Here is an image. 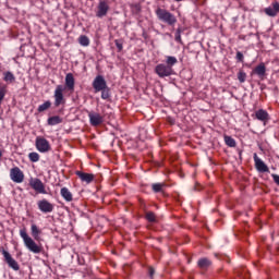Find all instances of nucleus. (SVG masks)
Listing matches in <instances>:
<instances>
[{
    "label": "nucleus",
    "instance_id": "obj_6",
    "mask_svg": "<svg viewBox=\"0 0 279 279\" xmlns=\"http://www.w3.org/2000/svg\"><path fill=\"white\" fill-rule=\"evenodd\" d=\"M35 147L37 151L40 154H47L51 151V144L47 141V138L43 136H37L35 140Z\"/></svg>",
    "mask_w": 279,
    "mask_h": 279
},
{
    "label": "nucleus",
    "instance_id": "obj_3",
    "mask_svg": "<svg viewBox=\"0 0 279 279\" xmlns=\"http://www.w3.org/2000/svg\"><path fill=\"white\" fill-rule=\"evenodd\" d=\"M155 14L158 21H161V23H166V25H169L170 27H175V23H178V17H175L173 13L169 12L166 9L157 8L155 10Z\"/></svg>",
    "mask_w": 279,
    "mask_h": 279
},
{
    "label": "nucleus",
    "instance_id": "obj_13",
    "mask_svg": "<svg viewBox=\"0 0 279 279\" xmlns=\"http://www.w3.org/2000/svg\"><path fill=\"white\" fill-rule=\"evenodd\" d=\"M37 206L41 213H53V204L45 198L39 201Z\"/></svg>",
    "mask_w": 279,
    "mask_h": 279
},
{
    "label": "nucleus",
    "instance_id": "obj_4",
    "mask_svg": "<svg viewBox=\"0 0 279 279\" xmlns=\"http://www.w3.org/2000/svg\"><path fill=\"white\" fill-rule=\"evenodd\" d=\"M28 185L33 191L37 192L39 195H47V189L45 186V183L38 178H31L28 180Z\"/></svg>",
    "mask_w": 279,
    "mask_h": 279
},
{
    "label": "nucleus",
    "instance_id": "obj_21",
    "mask_svg": "<svg viewBox=\"0 0 279 279\" xmlns=\"http://www.w3.org/2000/svg\"><path fill=\"white\" fill-rule=\"evenodd\" d=\"M3 80L7 84H13V82H16V76H14V73L8 71L3 73Z\"/></svg>",
    "mask_w": 279,
    "mask_h": 279
},
{
    "label": "nucleus",
    "instance_id": "obj_8",
    "mask_svg": "<svg viewBox=\"0 0 279 279\" xmlns=\"http://www.w3.org/2000/svg\"><path fill=\"white\" fill-rule=\"evenodd\" d=\"M108 12H110V4L106 0H100L96 9L97 19H104V16H108Z\"/></svg>",
    "mask_w": 279,
    "mask_h": 279
},
{
    "label": "nucleus",
    "instance_id": "obj_37",
    "mask_svg": "<svg viewBox=\"0 0 279 279\" xmlns=\"http://www.w3.org/2000/svg\"><path fill=\"white\" fill-rule=\"evenodd\" d=\"M154 274H156V271L154 270L153 267L149 268V276L150 278H154Z\"/></svg>",
    "mask_w": 279,
    "mask_h": 279
},
{
    "label": "nucleus",
    "instance_id": "obj_17",
    "mask_svg": "<svg viewBox=\"0 0 279 279\" xmlns=\"http://www.w3.org/2000/svg\"><path fill=\"white\" fill-rule=\"evenodd\" d=\"M76 175H77V178H80V180L82 182H85V184H90V182H93V180H95V174H93V173L76 171Z\"/></svg>",
    "mask_w": 279,
    "mask_h": 279
},
{
    "label": "nucleus",
    "instance_id": "obj_12",
    "mask_svg": "<svg viewBox=\"0 0 279 279\" xmlns=\"http://www.w3.org/2000/svg\"><path fill=\"white\" fill-rule=\"evenodd\" d=\"M4 260L7 263V265H9V267H11V269H13L14 271H19L21 269V267L19 266V263L15 262L14 258H12V255H10V253L8 251H2Z\"/></svg>",
    "mask_w": 279,
    "mask_h": 279
},
{
    "label": "nucleus",
    "instance_id": "obj_16",
    "mask_svg": "<svg viewBox=\"0 0 279 279\" xmlns=\"http://www.w3.org/2000/svg\"><path fill=\"white\" fill-rule=\"evenodd\" d=\"M267 16H278L279 14V2H272L270 7L264 10Z\"/></svg>",
    "mask_w": 279,
    "mask_h": 279
},
{
    "label": "nucleus",
    "instance_id": "obj_15",
    "mask_svg": "<svg viewBox=\"0 0 279 279\" xmlns=\"http://www.w3.org/2000/svg\"><path fill=\"white\" fill-rule=\"evenodd\" d=\"M88 117H89V123L94 128H97V125H101V123H104V118L99 113L90 112L88 113Z\"/></svg>",
    "mask_w": 279,
    "mask_h": 279
},
{
    "label": "nucleus",
    "instance_id": "obj_7",
    "mask_svg": "<svg viewBox=\"0 0 279 279\" xmlns=\"http://www.w3.org/2000/svg\"><path fill=\"white\" fill-rule=\"evenodd\" d=\"M155 73L158 77H170V75H173V68L168 66L165 63H159L155 68Z\"/></svg>",
    "mask_w": 279,
    "mask_h": 279
},
{
    "label": "nucleus",
    "instance_id": "obj_19",
    "mask_svg": "<svg viewBox=\"0 0 279 279\" xmlns=\"http://www.w3.org/2000/svg\"><path fill=\"white\" fill-rule=\"evenodd\" d=\"M31 234L34 241H40V234H43V230H40L36 223H33L31 226Z\"/></svg>",
    "mask_w": 279,
    "mask_h": 279
},
{
    "label": "nucleus",
    "instance_id": "obj_14",
    "mask_svg": "<svg viewBox=\"0 0 279 279\" xmlns=\"http://www.w3.org/2000/svg\"><path fill=\"white\" fill-rule=\"evenodd\" d=\"M65 88L70 93H75V76H73V73H68L65 75Z\"/></svg>",
    "mask_w": 279,
    "mask_h": 279
},
{
    "label": "nucleus",
    "instance_id": "obj_1",
    "mask_svg": "<svg viewBox=\"0 0 279 279\" xmlns=\"http://www.w3.org/2000/svg\"><path fill=\"white\" fill-rule=\"evenodd\" d=\"M95 93H101V99H110V88L102 75H97L92 84Z\"/></svg>",
    "mask_w": 279,
    "mask_h": 279
},
{
    "label": "nucleus",
    "instance_id": "obj_30",
    "mask_svg": "<svg viewBox=\"0 0 279 279\" xmlns=\"http://www.w3.org/2000/svg\"><path fill=\"white\" fill-rule=\"evenodd\" d=\"M198 267H201V269H206V267H210V262L208 258H202L198 260Z\"/></svg>",
    "mask_w": 279,
    "mask_h": 279
},
{
    "label": "nucleus",
    "instance_id": "obj_20",
    "mask_svg": "<svg viewBox=\"0 0 279 279\" xmlns=\"http://www.w3.org/2000/svg\"><path fill=\"white\" fill-rule=\"evenodd\" d=\"M61 197L66 202H73V193L68 187H62L60 191Z\"/></svg>",
    "mask_w": 279,
    "mask_h": 279
},
{
    "label": "nucleus",
    "instance_id": "obj_36",
    "mask_svg": "<svg viewBox=\"0 0 279 279\" xmlns=\"http://www.w3.org/2000/svg\"><path fill=\"white\" fill-rule=\"evenodd\" d=\"M271 178H272L275 184H277V186H279V175L278 174H271Z\"/></svg>",
    "mask_w": 279,
    "mask_h": 279
},
{
    "label": "nucleus",
    "instance_id": "obj_5",
    "mask_svg": "<svg viewBox=\"0 0 279 279\" xmlns=\"http://www.w3.org/2000/svg\"><path fill=\"white\" fill-rule=\"evenodd\" d=\"M53 97L56 108H60V106L66 104V98H64V85H57Z\"/></svg>",
    "mask_w": 279,
    "mask_h": 279
},
{
    "label": "nucleus",
    "instance_id": "obj_33",
    "mask_svg": "<svg viewBox=\"0 0 279 279\" xmlns=\"http://www.w3.org/2000/svg\"><path fill=\"white\" fill-rule=\"evenodd\" d=\"M174 39L177 43H182V35L180 29L175 32Z\"/></svg>",
    "mask_w": 279,
    "mask_h": 279
},
{
    "label": "nucleus",
    "instance_id": "obj_22",
    "mask_svg": "<svg viewBox=\"0 0 279 279\" xmlns=\"http://www.w3.org/2000/svg\"><path fill=\"white\" fill-rule=\"evenodd\" d=\"M60 123H62V118H60V116L48 118V125H60Z\"/></svg>",
    "mask_w": 279,
    "mask_h": 279
},
{
    "label": "nucleus",
    "instance_id": "obj_10",
    "mask_svg": "<svg viewBox=\"0 0 279 279\" xmlns=\"http://www.w3.org/2000/svg\"><path fill=\"white\" fill-rule=\"evenodd\" d=\"M253 159L255 162V169L259 173H269V167L265 165V161L258 157V154L254 153Z\"/></svg>",
    "mask_w": 279,
    "mask_h": 279
},
{
    "label": "nucleus",
    "instance_id": "obj_29",
    "mask_svg": "<svg viewBox=\"0 0 279 279\" xmlns=\"http://www.w3.org/2000/svg\"><path fill=\"white\" fill-rule=\"evenodd\" d=\"M28 159L31 160V162H38V160H40V155L36 151L29 153Z\"/></svg>",
    "mask_w": 279,
    "mask_h": 279
},
{
    "label": "nucleus",
    "instance_id": "obj_24",
    "mask_svg": "<svg viewBox=\"0 0 279 279\" xmlns=\"http://www.w3.org/2000/svg\"><path fill=\"white\" fill-rule=\"evenodd\" d=\"M8 94V86L0 82V104L5 99V95Z\"/></svg>",
    "mask_w": 279,
    "mask_h": 279
},
{
    "label": "nucleus",
    "instance_id": "obj_31",
    "mask_svg": "<svg viewBox=\"0 0 279 279\" xmlns=\"http://www.w3.org/2000/svg\"><path fill=\"white\" fill-rule=\"evenodd\" d=\"M238 80L240 84H244V82L247 80V73H245L244 71H240L238 73Z\"/></svg>",
    "mask_w": 279,
    "mask_h": 279
},
{
    "label": "nucleus",
    "instance_id": "obj_18",
    "mask_svg": "<svg viewBox=\"0 0 279 279\" xmlns=\"http://www.w3.org/2000/svg\"><path fill=\"white\" fill-rule=\"evenodd\" d=\"M255 117L258 121H262L264 125H267V121H269V113L265 109H258L255 112Z\"/></svg>",
    "mask_w": 279,
    "mask_h": 279
},
{
    "label": "nucleus",
    "instance_id": "obj_2",
    "mask_svg": "<svg viewBox=\"0 0 279 279\" xmlns=\"http://www.w3.org/2000/svg\"><path fill=\"white\" fill-rule=\"evenodd\" d=\"M20 236L21 239H23L24 245L29 252H32L33 254H40V252H43V246L36 243V241H34V239H32V236L27 234V230H20Z\"/></svg>",
    "mask_w": 279,
    "mask_h": 279
},
{
    "label": "nucleus",
    "instance_id": "obj_35",
    "mask_svg": "<svg viewBox=\"0 0 279 279\" xmlns=\"http://www.w3.org/2000/svg\"><path fill=\"white\" fill-rule=\"evenodd\" d=\"M235 58H236L238 62H243V60H244L243 52L238 51Z\"/></svg>",
    "mask_w": 279,
    "mask_h": 279
},
{
    "label": "nucleus",
    "instance_id": "obj_9",
    "mask_svg": "<svg viewBox=\"0 0 279 279\" xmlns=\"http://www.w3.org/2000/svg\"><path fill=\"white\" fill-rule=\"evenodd\" d=\"M10 178L15 184H22L25 180V173L19 167H14L10 170Z\"/></svg>",
    "mask_w": 279,
    "mask_h": 279
},
{
    "label": "nucleus",
    "instance_id": "obj_39",
    "mask_svg": "<svg viewBox=\"0 0 279 279\" xmlns=\"http://www.w3.org/2000/svg\"><path fill=\"white\" fill-rule=\"evenodd\" d=\"M174 1H177L178 3H180V1H184V0H174Z\"/></svg>",
    "mask_w": 279,
    "mask_h": 279
},
{
    "label": "nucleus",
    "instance_id": "obj_28",
    "mask_svg": "<svg viewBox=\"0 0 279 279\" xmlns=\"http://www.w3.org/2000/svg\"><path fill=\"white\" fill-rule=\"evenodd\" d=\"M51 108V101L47 100L43 105H39L37 108L38 112H45V110H49Z\"/></svg>",
    "mask_w": 279,
    "mask_h": 279
},
{
    "label": "nucleus",
    "instance_id": "obj_25",
    "mask_svg": "<svg viewBox=\"0 0 279 279\" xmlns=\"http://www.w3.org/2000/svg\"><path fill=\"white\" fill-rule=\"evenodd\" d=\"M225 143L228 147H236V141L232 136L225 135Z\"/></svg>",
    "mask_w": 279,
    "mask_h": 279
},
{
    "label": "nucleus",
    "instance_id": "obj_27",
    "mask_svg": "<svg viewBox=\"0 0 279 279\" xmlns=\"http://www.w3.org/2000/svg\"><path fill=\"white\" fill-rule=\"evenodd\" d=\"M145 219H147L149 223H156V221H158V219L156 218V214H154V211H147L145 215Z\"/></svg>",
    "mask_w": 279,
    "mask_h": 279
},
{
    "label": "nucleus",
    "instance_id": "obj_11",
    "mask_svg": "<svg viewBox=\"0 0 279 279\" xmlns=\"http://www.w3.org/2000/svg\"><path fill=\"white\" fill-rule=\"evenodd\" d=\"M251 75H257V77H259L262 81L265 80V77H267V65H265V62H262L255 66L251 72Z\"/></svg>",
    "mask_w": 279,
    "mask_h": 279
},
{
    "label": "nucleus",
    "instance_id": "obj_32",
    "mask_svg": "<svg viewBox=\"0 0 279 279\" xmlns=\"http://www.w3.org/2000/svg\"><path fill=\"white\" fill-rule=\"evenodd\" d=\"M162 186H165V184L161 183H154L153 184V191L154 193H160L162 191Z\"/></svg>",
    "mask_w": 279,
    "mask_h": 279
},
{
    "label": "nucleus",
    "instance_id": "obj_23",
    "mask_svg": "<svg viewBox=\"0 0 279 279\" xmlns=\"http://www.w3.org/2000/svg\"><path fill=\"white\" fill-rule=\"evenodd\" d=\"M178 64V58L168 56L166 58V65L170 66V69H173Z\"/></svg>",
    "mask_w": 279,
    "mask_h": 279
},
{
    "label": "nucleus",
    "instance_id": "obj_34",
    "mask_svg": "<svg viewBox=\"0 0 279 279\" xmlns=\"http://www.w3.org/2000/svg\"><path fill=\"white\" fill-rule=\"evenodd\" d=\"M116 47L118 51H123V44L119 41L118 39L114 40Z\"/></svg>",
    "mask_w": 279,
    "mask_h": 279
},
{
    "label": "nucleus",
    "instance_id": "obj_26",
    "mask_svg": "<svg viewBox=\"0 0 279 279\" xmlns=\"http://www.w3.org/2000/svg\"><path fill=\"white\" fill-rule=\"evenodd\" d=\"M78 43L82 47H88V45H90V39H88V36L86 35H82L80 38H78Z\"/></svg>",
    "mask_w": 279,
    "mask_h": 279
},
{
    "label": "nucleus",
    "instance_id": "obj_38",
    "mask_svg": "<svg viewBox=\"0 0 279 279\" xmlns=\"http://www.w3.org/2000/svg\"><path fill=\"white\" fill-rule=\"evenodd\" d=\"M1 156H3V153H2L1 149H0V158H1Z\"/></svg>",
    "mask_w": 279,
    "mask_h": 279
}]
</instances>
